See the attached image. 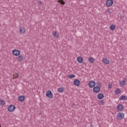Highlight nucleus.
Returning a JSON list of instances; mask_svg holds the SVG:
<instances>
[{
    "instance_id": "bb28decb",
    "label": "nucleus",
    "mask_w": 127,
    "mask_h": 127,
    "mask_svg": "<svg viewBox=\"0 0 127 127\" xmlns=\"http://www.w3.org/2000/svg\"><path fill=\"white\" fill-rule=\"evenodd\" d=\"M99 104L100 105H105V102H104L103 100H100L99 101Z\"/></svg>"
},
{
    "instance_id": "cd10ccee",
    "label": "nucleus",
    "mask_w": 127,
    "mask_h": 127,
    "mask_svg": "<svg viewBox=\"0 0 127 127\" xmlns=\"http://www.w3.org/2000/svg\"><path fill=\"white\" fill-rule=\"evenodd\" d=\"M14 77H15V78H18V73H15L13 74Z\"/></svg>"
},
{
    "instance_id": "c85d7f7f",
    "label": "nucleus",
    "mask_w": 127,
    "mask_h": 127,
    "mask_svg": "<svg viewBox=\"0 0 127 127\" xmlns=\"http://www.w3.org/2000/svg\"><path fill=\"white\" fill-rule=\"evenodd\" d=\"M108 88H109V89H112V84H109Z\"/></svg>"
},
{
    "instance_id": "0eeeda50",
    "label": "nucleus",
    "mask_w": 127,
    "mask_h": 127,
    "mask_svg": "<svg viewBox=\"0 0 127 127\" xmlns=\"http://www.w3.org/2000/svg\"><path fill=\"white\" fill-rule=\"evenodd\" d=\"M114 3V0H107L106 3L107 6H112Z\"/></svg>"
},
{
    "instance_id": "393cba45",
    "label": "nucleus",
    "mask_w": 127,
    "mask_h": 127,
    "mask_svg": "<svg viewBox=\"0 0 127 127\" xmlns=\"http://www.w3.org/2000/svg\"><path fill=\"white\" fill-rule=\"evenodd\" d=\"M58 1L60 3H61V4H65V2L63 0H59Z\"/></svg>"
},
{
    "instance_id": "5701e85b",
    "label": "nucleus",
    "mask_w": 127,
    "mask_h": 127,
    "mask_svg": "<svg viewBox=\"0 0 127 127\" xmlns=\"http://www.w3.org/2000/svg\"><path fill=\"white\" fill-rule=\"evenodd\" d=\"M110 28L111 30H115V29H116V26L114 25H112L110 26Z\"/></svg>"
},
{
    "instance_id": "4be33fe9",
    "label": "nucleus",
    "mask_w": 127,
    "mask_h": 127,
    "mask_svg": "<svg viewBox=\"0 0 127 127\" xmlns=\"http://www.w3.org/2000/svg\"><path fill=\"white\" fill-rule=\"evenodd\" d=\"M67 77L68 78H69V79H72V78H75V75L71 74L67 75Z\"/></svg>"
},
{
    "instance_id": "412c9836",
    "label": "nucleus",
    "mask_w": 127,
    "mask_h": 127,
    "mask_svg": "<svg viewBox=\"0 0 127 127\" xmlns=\"http://www.w3.org/2000/svg\"><path fill=\"white\" fill-rule=\"evenodd\" d=\"M0 105L1 106H5V102L3 100H0Z\"/></svg>"
},
{
    "instance_id": "1a4fd4ad",
    "label": "nucleus",
    "mask_w": 127,
    "mask_h": 127,
    "mask_svg": "<svg viewBox=\"0 0 127 127\" xmlns=\"http://www.w3.org/2000/svg\"><path fill=\"white\" fill-rule=\"evenodd\" d=\"M124 110V105L122 104H119L117 106V110L119 112H123V110Z\"/></svg>"
},
{
    "instance_id": "f257e3e1",
    "label": "nucleus",
    "mask_w": 127,
    "mask_h": 127,
    "mask_svg": "<svg viewBox=\"0 0 127 127\" xmlns=\"http://www.w3.org/2000/svg\"><path fill=\"white\" fill-rule=\"evenodd\" d=\"M117 119L120 120H124L125 119V114L121 112L118 113L117 115Z\"/></svg>"
},
{
    "instance_id": "a211bd4d",
    "label": "nucleus",
    "mask_w": 127,
    "mask_h": 127,
    "mask_svg": "<svg viewBox=\"0 0 127 127\" xmlns=\"http://www.w3.org/2000/svg\"><path fill=\"white\" fill-rule=\"evenodd\" d=\"M88 60L90 63H94V61H95V59L92 57H89Z\"/></svg>"
},
{
    "instance_id": "39448f33",
    "label": "nucleus",
    "mask_w": 127,
    "mask_h": 127,
    "mask_svg": "<svg viewBox=\"0 0 127 127\" xmlns=\"http://www.w3.org/2000/svg\"><path fill=\"white\" fill-rule=\"evenodd\" d=\"M73 84L74 86H76V87H79V86H80V84H81V81H80L79 79H76L73 81Z\"/></svg>"
},
{
    "instance_id": "6e6552de",
    "label": "nucleus",
    "mask_w": 127,
    "mask_h": 127,
    "mask_svg": "<svg viewBox=\"0 0 127 127\" xmlns=\"http://www.w3.org/2000/svg\"><path fill=\"white\" fill-rule=\"evenodd\" d=\"M89 88H94L95 86H96V82L94 81V80H91L89 81L88 83Z\"/></svg>"
},
{
    "instance_id": "aec40b11",
    "label": "nucleus",
    "mask_w": 127,
    "mask_h": 127,
    "mask_svg": "<svg viewBox=\"0 0 127 127\" xmlns=\"http://www.w3.org/2000/svg\"><path fill=\"white\" fill-rule=\"evenodd\" d=\"M121 92V89L118 88L117 89H116L115 91V93L116 95H120V93Z\"/></svg>"
},
{
    "instance_id": "c756f323",
    "label": "nucleus",
    "mask_w": 127,
    "mask_h": 127,
    "mask_svg": "<svg viewBox=\"0 0 127 127\" xmlns=\"http://www.w3.org/2000/svg\"><path fill=\"white\" fill-rule=\"evenodd\" d=\"M83 64L85 65L86 66V65H87V64L86 63V62H82Z\"/></svg>"
},
{
    "instance_id": "4468645a",
    "label": "nucleus",
    "mask_w": 127,
    "mask_h": 127,
    "mask_svg": "<svg viewBox=\"0 0 127 127\" xmlns=\"http://www.w3.org/2000/svg\"><path fill=\"white\" fill-rule=\"evenodd\" d=\"M103 62L104 64H110V60H109L108 58H104L103 59Z\"/></svg>"
},
{
    "instance_id": "b1692460",
    "label": "nucleus",
    "mask_w": 127,
    "mask_h": 127,
    "mask_svg": "<svg viewBox=\"0 0 127 127\" xmlns=\"http://www.w3.org/2000/svg\"><path fill=\"white\" fill-rule=\"evenodd\" d=\"M20 32H25V29L23 27L20 28Z\"/></svg>"
},
{
    "instance_id": "a878e982",
    "label": "nucleus",
    "mask_w": 127,
    "mask_h": 127,
    "mask_svg": "<svg viewBox=\"0 0 127 127\" xmlns=\"http://www.w3.org/2000/svg\"><path fill=\"white\" fill-rule=\"evenodd\" d=\"M96 87H99V88L102 86V84L99 82L96 83Z\"/></svg>"
},
{
    "instance_id": "2f4dec72",
    "label": "nucleus",
    "mask_w": 127,
    "mask_h": 127,
    "mask_svg": "<svg viewBox=\"0 0 127 127\" xmlns=\"http://www.w3.org/2000/svg\"><path fill=\"white\" fill-rule=\"evenodd\" d=\"M75 106V104H72V105H71V107H72V108H74V107Z\"/></svg>"
},
{
    "instance_id": "7ed1b4c3",
    "label": "nucleus",
    "mask_w": 127,
    "mask_h": 127,
    "mask_svg": "<svg viewBox=\"0 0 127 127\" xmlns=\"http://www.w3.org/2000/svg\"><path fill=\"white\" fill-rule=\"evenodd\" d=\"M12 54L15 56H19L20 55V51L18 50H14L12 51Z\"/></svg>"
},
{
    "instance_id": "6ab92c4d",
    "label": "nucleus",
    "mask_w": 127,
    "mask_h": 127,
    "mask_svg": "<svg viewBox=\"0 0 127 127\" xmlns=\"http://www.w3.org/2000/svg\"><path fill=\"white\" fill-rule=\"evenodd\" d=\"M58 91L59 92V93H63V92H64V88H63V87H60L58 89Z\"/></svg>"
},
{
    "instance_id": "9d476101",
    "label": "nucleus",
    "mask_w": 127,
    "mask_h": 127,
    "mask_svg": "<svg viewBox=\"0 0 127 127\" xmlns=\"http://www.w3.org/2000/svg\"><path fill=\"white\" fill-rule=\"evenodd\" d=\"M17 59L19 62H22L23 60H24V59L23 58V56L20 55L18 56V57L17 58Z\"/></svg>"
},
{
    "instance_id": "f03ea898",
    "label": "nucleus",
    "mask_w": 127,
    "mask_h": 127,
    "mask_svg": "<svg viewBox=\"0 0 127 127\" xmlns=\"http://www.w3.org/2000/svg\"><path fill=\"white\" fill-rule=\"evenodd\" d=\"M46 96L47 98H49V99H53V94H52L51 90H48L46 92Z\"/></svg>"
},
{
    "instance_id": "20e7f679",
    "label": "nucleus",
    "mask_w": 127,
    "mask_h": 127,
    "mask_svg": "<svg viewBox=\"0 0 127 127\" xmlns=\"http://www.w3.org/2000/svg\"><path fill=\"white\" fill-rule=\"evenodd\" d=\"M15 110V106L14 105H10L7 108L8 112H13Z\"/></svg>"
},
{
    "instance_id": "9b49d317",
    "label": "nucleus",
    "mask_w": 127,
    "mask_h": 127,
    "mask_svg": "<svg viewBox=\"0 0 127 127\" xmlns=\"http://www.w3.org/2000/svg\"><path fill=\"white\" fill-rule=\"evenodd\" d=\"M104 94L103 93H99L97 95V99H99V100H102V99H104Z\"/></svg>"
},
{
    "instance_id": "2eb2a0df",
    "label": "nucleus",
    "mask_w": 127,
    "mask_h": 127,
    "mask_svg": "<svg viewBox=\"0 0 127 127\" xmlns=\"http://www.w3.org/2000/svg\"><path fill=\"white\" fill-rule=\"evenodd\" d=\"M121 86H126L127 84V79H125L120 82Z\"/></svg>"
},
{
    "instance_id": "473e14b6",
    "label": "nucleus",
    "mask_w": 127,
    "mask_h": 127,
    "mask_svg": "<svg viewBox=\"0 0 127 127\" xmlns=\"http://www.w3.org/2000/svg\"><path fill=\"white\" fill-rule=\"evenodd\" d=\"M90 127H94V126H93V125L91 124L90 125Z\"/></svg>"
},
{
    "instance_id": "dca6fc26",
    "label": "nucleus",
    "mask_w": 127,
    "mask_h": 127,
    "mask_svg": "<svg viewBox=\"0 0 127 127\" xmlns=\"http://www.w3.org/2000/svg\"><path fill=\"white\" fill-rule=\"evenodd\" d=\"M77 61L79 63H83V58L82 57H78L77 58Z\"/></svg>"
},
{
    "instance_id": "f8f14e48",
    "label": "nucleus",
    "mask_w": 127,
    "mask_h": 127,
    "mask_svg": "<svg viewBox=\"0 0 127 127\" xmlns=\"http://www.w3.org/2000/svg\"><path fill=\"white\" fill-rule=\"evenodd\" d=\"M119 100L120 101H127V96H126L125 95H122L120 97Z\"/></svg>"
},
{
    "instance_id": "423d86ee",
    "label": "nucleus",
    "mask_w": 127,
    "mask_h": 127,
    "mask_svg": "<svg viewBox=\"0 0 127 127\" xmlns=\"http://www.w3.org/2000/svg\"><path fill=\"white\" fill-rule=\"evenodd\" d=\"M101 91V88H100L99 86H94L93 87V92L94 93H100Z\"/></svg>"
},
{
    "instance_id": "7c9ffc66",
    "label": "nucleus",
    "mask_w": 127,
    "mask_h": 127,
    "mask_svg": "<svg viewBox=\"0 0 127 127\" xmlns=\"http://www.w3.org/2000/svg\"><path fill=\"white\" fill-rule=\"evenodd\" d=\"M38 3L39 5H40L42 3V2H41V1H39Z\"/></svg>"
},
{
    "instance_id": "f704fd0d",
    "label": "nucleus",
    "mask_w": 127,
    "mask_h": 127,
    "mask_svg": "<svg viewBox=\"0 0 127 127\" xmlns=\"http://www.w3.org/2000/svg\"><path fill=\"white\" fill-rule=\"evenodd\" d=\"M0 127H1V126H0Z\"/></svg>"
},
{
    "instance_id": "ddd939ff",
    "label": "nucleus",
    "mask_w": 127,
    "mask_h": 127,
    "mask_svg": "<svg viewBox=\"0 0 127 127\" xmlns=\"http://www.w3.org/2000/svg\"><path fill=\"white\" fill-rule=\"evenodd\" d=\"M19 102H23L25 100V97L24 96H19L18 97Z\"/></svg>"
},
{
    "instance_id": "f3484780",
    "label": "nucleus",
    "mask_w": 127,
    "mask_h": 127,
    "mask_svg": "<svg viewBox=\"0 0 127 127\" xmlns=\"http://www.w3.org/2000/svg\"><path fill=\"white\" fill-rule=\"evenodd\" d=\"M53 35L55 38H58L59 37V33L58 32H53Z\"/></svg>"
},
{
    "instance_id": "72a5a7b5",
    "label": "nucleus",
    "mask_w": 127,
    "mask_h": 127,
    "mask_svg": "<svg viewBox=\"0 0 127 127\" xmlns=\"http://www.w3.org/2000/svg\"><path fill=\"white\" fill-rule=\"evenodd\" d=\"M23 33H24V32H23V33L22 32H20V34H23Z\"/></svg>"
}]
</instances>
